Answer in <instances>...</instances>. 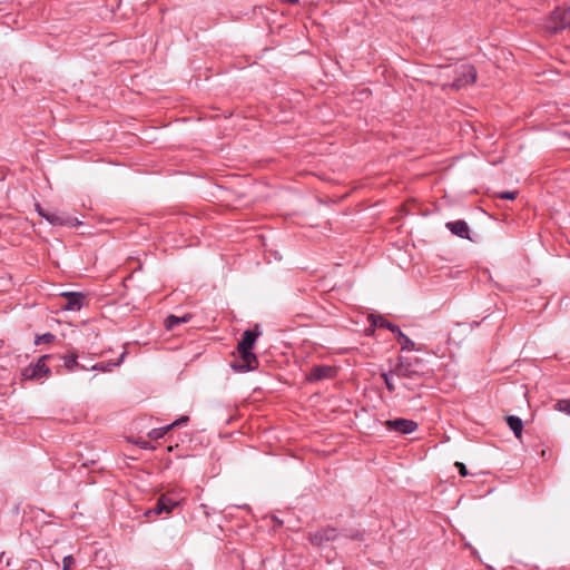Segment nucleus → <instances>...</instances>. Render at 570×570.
<instances>
[{
    "label": "nucleus",
    "mask_w": 570,
    "mask_h": 570,
    "mask_svg": "<svg viewBox=\"0 0 570 570\" xmlns=\"http://www.w3.org/2000/svg\"><path fill=\"white\" fill-rule=\"evenodd\" d=\"M163 513L166 514V508L164 505V502H161L160 499L158 498L156 505L153 509L148 510L146 512V515L147 517H150L153 514L159 515V514H163Z\"/></svg>",
    "instance_id": "aec40b11"
},
{
    "label": "nucleus",
    "mask_w": 570,
    "mask_h": 570,
    "mask_svg": "<svg viewBox=\"0 0 570 570\" xmlns=\"http://www.w3.org/2000/svg\"><path fill=\"white\" fill-rule=\"evenodd\" d=\"M455 466L458 468L459 473H460L461 476H466L469 474L468 470H466V466L463 463L455 462Z\"/></svg>",
    "instance_id": "b1692460"
},
{
    "label": "nucleus",
    "mask_w": 570,
    "mask_h": 570,
    "mask_svg": "<svg viewBox=\"0 0 570 570\" xmlns=\"http://www.w3.org/2000/svg\"><path fill=\"white\" fill-rule=\"evenodd\" d=\"M42 338H43L46 342H50V341H52V340L55 338V336H53L52 334L48 333V334H45V335L42 336Z\"/></svg>",
    "instance_id": "cd10ccee"
},
{
    "label": "nucleus",
    "mask_w": 570,
    "mask_h": 570,
    "mask_svg": "<svg viewBox=\"0 0 570 570\" xmlns=\"http://www.w3.org/2000/svg\"><path fill=\"white\" fill-rule=\"evenodd\" d=\"M420 365L421 361L419 358L411 360L406 357H399V361L392 370V373L395 374V376L399 379L406 381H417L422 376ZM404 387L411 391L414 390V385L411 382H404Z\"/></svg>",
    "instance_id": "f03ea898"
},
{
    "label": "nucleus",
    "mask_w": 570,
    "mask_h": 570,
    "mask_svg": "<svg viewBox=\"0 0 570 570\" xmlns=\"http://www.w3.org/2000/svg\"><path fill=\"white\" fill-rule=\"evenodd\" d=\"M78 370L90 371V365H88V363H85V364L79 363Z\"/></svg>",
    "instance_id": "bb28decb"
},
{
    "label": "nucleus",
    "mask_w": 570,
    "mask_h": 570,
    "mask_svg": "<svg viewBox=\"0 0 570 570\" xmlns=\"http://www.w3.org/2000/svg\"><path fill=\"white\" fill-rule=\"evenodd\" d=\"M518 196V191H500L497 194L498 198L514 200Z\"/></svg>",
    "instance_id": "4be33fe9"
},
{
    "label": "nucleus",
    "mask_w": 570,
    "mask_h": 570,
    "mask_svg": "<svg viewBox=\"0 0 570 570\" xmlns=\"http://www.w3.org/2000/svg\"><path fill=\"white\" fill-rule=\"evenodd\" d=\"M335 374L336 370L331 365H316L307 374V380L311 382L321 381L332 379Z\"/></svg>",
    "instance_id": "1a4fd4ad"
},
{
    "label": "nucleus",
    "mask_w": 570,
    "mask_h": 570,
    "mask_svg": "<svg viewBox=\"0 0 570 570\" xmlns=\"http://www.w3.org/2000/svg\"><path fill=\"white\" fill-rule=\"evenodd\" d=\"M570 28V9L557 8L546 21V29L551 33H557Z\"/></svg>",
    "instance_id": "7ed1b4c3"
},
{
    "label": "nucleus",
    "mask_w": 570,
    "mask_h": 570,
    "mask_svg": "<svg viewBox=\"0 0 570 570\" xmlns=\"http://www.w3.org/2000/svg\"><path fill=\"white\" fill-rule=\"evenodd\" d=\"M372 325L381 328H387L392 333L396 334V332L400 330V327L387 320H385L383 316L379 315H370L368 317Z\"/></svg>",
    "instance_id": "f8f14e48"
},
{
    "label": "nucleus",
    "mask_w": 570,
    "mask_h": 570,
    "mask_svg": "<svg viewBox=\"0 0 570 570\" xmlns=\"http://www.w3.org/2000/svg\"><path fill=\"white\" fill-rule=\"evenodd\" d=\"M259 335L261 332L257 326L255 330H247L243 333L242 340L237 345L239 358L232 365L234 370L245 372L254 370L257 366V357L252 351Z\"/></svg>",
    "instance_id": "f257e3e1"
},
{
    "label": "nucleus",
    "mask_w": 570,
    "mask_h": 570,
    "mask_svg": "<svg viewBox=\"0 0 570 570\" xmlns=\"http://www.w3.org/2000/svg\"><path fill=\"white\" fill-rule=\"evenodd\" d=\"M49 357V355H42L36 363L26 366L21 372L22 379L29 381H41L47 377L50 374V368L47 365Z\"/></svg>",
    "instance_id": "20e7f679"
},
{
    "label": "nucleus",
    "mask_w": 570,
    "mask_h": 570,
    "mask_svg": "<svg viewBox=\"0 0 570 570\" xmlns=\"http://www.w3.org/2000/svg\"><path fill=\"white\" fill-rule=\"evenodd\" d=\"M37 210L41 217L46 218L52 225L75 226L77 224H80L77 218L67 216L59 212L45 210L43 208H41L39 206H37Z\"/></svg>",
    "instance_id": "423d86ee"
},
{
    "label": "nucleus",
    "mask_w": 570,
    "mask_h": 570,
    "mask_svg": "<svg viewBox=\"0 0 570 570\" xmlns=\"http://www.w3.org/2000/svg\"><path fill=\"white\" fill-rule=\"evenodd\" d=\"M77 355L76 354H70V355H66L63 357L65 360V367L69 371V372H73L75 370L78 368V365H79V362L77 360Z\"/></svg>",
    "instance_id": "a211bd4d"
},
{
    "label": "nucleus",
    "mask_w": 570,
    "mask_h": 570,
    "mask_svg": "<svg viewBox=\"0 0 570 570\" xmlns=\"http://www.w3.org/2000/svg\"><path fill=\"white\" fill-rule=\"evenodd\" d=\"M125 357V353L121 354L117 362H100L90 365V371L111 372L115 367L119 366Z\"/></svg>",
    "instance_id": "ddd939ff"
},
{
    "label": "nucleus",
    "mask_w": 570,
    "mask_h": 570,
    "mask_svg": "<svg viewBox=\"0 0 570 570\" xmlns=\"http://www.w3.org/2000/svg\"><path fill=\"white\" fill-rule=\"evenodd\" d=\"M397 342L401 344L402 351H413L417 350L415 347V343L407 337L401 330H399L395 334Z\"/></svg>",
    "instance_id": "dca6fc26"
},
{
    "label": "nucleus",
    "mask_w": 570,
    "mask_h": 570,
    "mask_svg": "<svg viewBox=\"0 0 570 570\" xmlns=\"http://www.w3.org/2000/svg\"><path fill=\"white\" fill-rule=\"evenodd\" d=\"M386 426L402 434H411L417 429V423L407 419H395L386 421Z\"/></svg>",
    "instance_id": "6e6552de"
},
{
    "label": "nucleus",
    "mask_w": 570,
    "mask_h": 570,
    "mask_svg": "<svg viewBox=\"0 0 570 570\" xmlns=\"http://www.w3.org/2000/svg\"><path fill=\"white\" fill-rule=\"evenodd\" d=\"M558 409L570 414V400H562L558 402Z\"/></svg>",
    "instance_id": "5701e85b"
},
{
    "label": "nucleus",
    "mask_w": 570,
    "mask_h": 570,
    "mask_svg": "<svg viewBox=\"0 0 570 570\" xmlns=\"http://www.w3.org/2000/svg\"><path fill=\"white\" fill-rule=\"evenodd\" d=\"M395 374L392 373V371L390 373H382V377L384 380V383H385V386L386 389L390 391V392H393L395 390V385H394V382H393V376Z\"/></svg>",
    "instance_id": "412c9836"
},
{
    "label": "nucleus",
    "mask_w": 570,
    "mask_h": 570,
    "mask_svg": "<svg viewBox=\"0 0 570 570\" xmlns=\"http://www.w3.org/2000/svg\"><path fill=\"white\" fill-rule=\"evenodd\" d=\"M346 537L351 538V539H361V533L358 532H354V531H350L348 533L345 534Z\"/></svg>",
    "instance_id": "a878e982"
},
{
    "label": "nucleus",
    "mask_w": 570,
    "mask_h": 570,
    "mask_svg": "<svg viewBox=\"0 0 570 570\" xmlns=\"http://www.w3.org/2000/svg\"><path fill=\"white\" fill-rule=\"evenodd\" d=\"M187 421H188V416H181L178 420L174 421L170 425H173V428L179 426V425L186 423Z\"/></svg>",
    "instance_id": "393cba45"
},
{
    "label": "nucleus",
    "mask_w": 570,
    "mask_h": 570,
    "mask_svg": "<svg viewBox=\"0 0 570 570\" xmlns=\"http://www.w3.org/2000/svg\"><path fill=\"white\" fill-rule=\"evenodd\" d=\"M455 79L450 85L454 90H459L468 85H471L476 79V70L472 65H462L455 70Z\"/></svg>",
    "instance_id": "39448f33"
},
{
    "label": "nucleus",
    "mask_w": 570,
    "mask_h": 570,
    "mask_svg": "<svg viewBox=\"0 0 570 570\" xmlns=\"http://www.w3.org/2000/svg\"><path fill=\"white\" fill-rule=\"evenodd\" d=\"M71 560V557H67L65 558V563H67V561Z\"/></svg>",
    "instance_id": "c85d7f7f"
},
{
    "label": "nucleus",
    "mask_w": 570,
    "mask_h": 570,
    "mask_svg": "<svg viewBox=\"0 0 570 570\" xmlns=\"http://www.w3.org/2000/svg\"><path fill=\"white\" fill-rule=\"evenodd\" d=\"M62 296L66 299L63 308L67 311H79L83 305L85 296L81 293H63Z\"/></svg>",
    "instance_id": "9d476101"
},
{
    "label": "nucleus",
    "mask_w": 570,
    "mask_h": 570,
    "mask_svg": "<svg viewBox=\"0 0 570 570\" xmlns=\"http://www.w3.org/2000/svg\"><path fill=\"white\" fill-rule=\"evenodd\" d=\"M191 318V315L190 314H185L184 316L181 317H178L176 315H169L166 321H165V325H166V328L169 330V331H173L175 330L179 324H183V323H187L189 322Z\"/></svg>",
    "instance_id": "4468645a"
},
{
    "label": "nucleus",
    "mask_w": 570,
    "mask_h": 570,
    "mask_svg": "<svg viewBox=\"0 0 570 570\" xmlns=\"http://www.w3.org/2000/svg\"><path fill=\"white\" fill-rule=\"evenodd\" d=\"M338 537L337 530L332 527H326L313 532H309L308 539L313 546H322L325 542L334 541Z\"/></svg>",
    "instance_id": "0eeeda50"
},
{
    "label": "nucleus",
    "mask_w": 570,
    "mask_h": 570,
    "mask_svg": "<svg viewBox=\"0 0 570 570\" xmlns=\"http://www.w3.org/2000/svg\"><path fill=\"white\" fill-rule=\"evenodd\" d=\"M171 429H173V425H166L160 429H154L148 433V436L150 439L157 440V439L163 438Z\"/></svg>",
    "instance_id": "6ab92c4d"
},
{
    "label": "nucleus",
    "mask_w": 570,
    "mask_h": 570,
    "mask_svg": "<svg viewBox=\"0 0 570 570\" xmlns=\"http://www.w3.org/2000/svg\"><path fill=\"white\" fill-rule=\"evenodd\" d=\"M445 226L452 234H454L461 238L470 239V236H469L470 228H469V225L464 220L449 222V223H446Z\"/></svg>",
    "instance_id": "9b49d317"
},
{
    "label": "nucleus",
    "mask_w": 570,
    "mask_h": 570,
    "mask_svg": "<svg viewBox=\"0 0 570 570\" xmlns=\"http://www.w3.org/2000/svg\"><path fill=\"white\" fill-rule=\"evenodd\" d=\"M160 501L164 502L166 514H169L176 507L179 505V500L171 498L169 494H161Z\"/></svg>",
    "instance_id": "f3484780"
},
{
    "label": "nucleus",
    "mask_w": 570,
    "mask_h": 570,
    "mask_svg": "<svg viewBox=\"0 0 570 570\" xmlns=\"http://www.w3.org/2000/svg\"><path fill=\"white\" fill-rule=\"evenodd\" d=\"M507 423L514 433L515 438L520 439L522 434L523 423L522 420L515 415L507 416Z\"/></svg>",
    "instance_id": "2eb2a0df"
}]
</instances>
